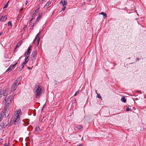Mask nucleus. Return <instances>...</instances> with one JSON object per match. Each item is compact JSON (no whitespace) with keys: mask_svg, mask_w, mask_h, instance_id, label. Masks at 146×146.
<instances>
[{"mask_svg":"<svg viewBox=\"0 0 146 146\" xmlns=\"http://www.w3.org/2000/svg\"><path fill=\"white\" fill-rule=\"evenodd\" d=\"M39 8H38L36 10H35V12L34 13L33 15V17H35V16L36 15V13H37L38 11H39Z\"/></svg>","mask_w":146,"mask_h":146,"instance_id":"nucleus-17","label":"nucleus"},{"mask_svg":"<svg viewBox=\"0 0 146 146\" xmlns=\"http://www.w3.org/2000/svg\"><path fill=\"white\" fill-rule=\"evenodd\" d=\"M21 76H19L17 78V80L15 81L14 82H16V83L19 84V82L21 80Z\"/></svg>","mask_w":146,"mask_h":146,"instance_id":"nucleus-10","label":"nucleus"},{"mask_svg":"<svg viewBox=\"0 0 146 146\" xmlns=\"http://www.w3.org/2000/svg\"><path fill=\"white\" fill-rule=\"evenodd\" d=\"M13 68L12 66L11 65L6 70V72H11L13 69Z\"/></svg>","mask_w":146,"mask_h":146,"instance_id":"nucleus-7","label":"nucleus"},{"mask_svg":"<svg viewBox=\"0 0 146 146\" xmlns=\"http://www.w3.org/2000/svg\"><path fill=\"white\" fill-rule=\"evenodd\" d=\"M33 17H32V19H31V20H30V21H29V23H31V21H32L33 20Z\"/></svg>","mask_w":146,"mask_h":146,"instance_id":"nucleus-39","label":"nucleus"},{"mask_svg":"<svg viewBox=\"0 0 146 146\" xmlns=\"http://www.w3.org/2000/svg\"><path fill=\"white\" fill-rule=\"evenodd\" d=\"M9 1L7 2V3H6V4L4 6V7H3V8L4 9H5V8H6L7 7H8V5L9 3Z\"/></svg>","mask_w":146,"mask_h":146,"instance_id":"nucleus-24","label":"nucleus"},{"mask_svg":"<svg viewBox=\"0 0 146 146\" xmlns=\"http://www.w3.org/2000/svg\"><path fill=\"white\" fill-rule=\"evenodd\" d=\"M35 23H33V25L31 27V29L32 30L33 29L34 27V26H35Z\"/></svg>","mask_w":146,"mask_h":146,"instance_id":"nucleus-27","label":"nucleus"},{"mask_svg":"<svg viewBox=\"0 0 146 146\" xmlns=\"http://www.w3.org/2000/svg\"><path fill=\"white\" fill-rule=\"evenodd\" d=\"M41 15H42V13H41L40 14H38V17H37V18H36V22H38V21H39L40 20V19L41 17V16H42Z\"/></svg>","mask_w":146,"mask_h":146,"instance_id":"nucleus-9","label":"nucleus"},{"mask_svg":"<svg viewBox=\"0 0 146 146\" xmlns=\"http://www.w3.org/2000/svg\"><path fill=\"white\" fill-rule=\"evenodd\" d=\"M3 16L0 15V21L1 22H4V21L2 20V18L3 17Z\"/></svg>","mask_w":146,"mask_h":146,"instance_id":"nucleus-26","label":"nucleus"},{"mask_svg":"<svg viewBox=\"0 0 146 146\" xmlns=\"http://www.w3.org/2000/svg\"><path fill=\"white\" fill-rule=\"evenodd\" d=\"M27 68L28 69H31V68L30 67H27Z\"/></svg>","mask_w":146,"mask_h":146,"instance_id":"nucleus-50","label":"nucleus"},{"mask_svg":"<svg viewBox=\"0 0 146 146\" xmlns=\"http://www.w3.org/2000/svg\"><path fill=\"white\" fill-rule=\"evenodd\" d=\"M4 111L3 110L1 112V113L0 115H2L4 113Z\"/></svg>","mask_w":146,"mask_h":146,"instance_id":"nucleus-36","label":"nucleus"},{"mask_svg":"<svg viewBox=\"0 0 146 146\" xmlns=\"http://www.w3.org/2000/svg\"><path fill=\"white\" fill-rule=\"evenodd\" d=\"M18 64V62H16L15 64H11L13 68H14V67L17 64Z\"/></svg>","mask_w":146,"mask_h":146,"instance_id":"nucleus-33","label":"nucleus"},{"mask_svg":"<svg viewBox=\"0 0 146 146\" xmlns=\"http://www.w3.org/2000/svg\"><path fill=\"white\" fill-rule=\"evenodd\" d=\"M29 56L27 55V56H26L25 57V60L24 61V62H25L27 63V62L29 61L28 58H29Z\"/></svg>","mask_w":146,"mask_h":146,"instance_id":"nucleus-16","label":"nucleus"},{"mask_svg":"<svg viewBox=\"0 0 146 146\" xmlns=\"http://www.w3.org/2000/svg\"><path fill=\"white\" fill-rule=\"evenodd\" d=\"M56 82H57L55 80H54V83L55 84H56Z\"/></svg>","mask_w":146,"mask_h":146,"instance_id":"nucleus-48","label":"nucleus"},{"mask_svg":"<svg viewBox=\"0 0 146 146\" xmlns=\"http://www.w3.org/2000/svg\"><path fill=\"white\" fill-rule=\"evenodd\" d=\"M81 145H77V146H81Z\"/></svg>","mask_w":146,"mask_h":146,"instance_id":"nucleus-54","label":"nucleus"},{"mask_svg":"<svg viewBox=\"0 0 146 146\" xmlns=\"http://www.w3.org/2000/svg\"><path fill=\"white\" fill-rule=\"evenodd\" d=\"M85 4V2L83 3H82V5H84Z\"/></svg>","mask_w":146,"mask_h":146,"instance_id":"nucleus-47","label":"nucleus"},{"mask_svg":"<svg viewBox=\"0 0 146 146\" xmlns=\"http://www.w3.org/2000/svg\"><path fill=\"white\" fill-rule=\"evenodd\" d=\"M95 92L96 93V94H98L97 93V90H96V91H95Z\"/></svg>","mask_w":146,"mask_h":146,"instance_id":"nucleus-52","label":"nucleus"},{"mask_svg":"<svg viewBox=\"0 0 146 146\" xmlns=\"http://www.w3.org/2000/svg\"><path fill=\"white\" fill-rule=\"evenodd\" d=\"M76 127L78 129H81L82 128H83V127L82 126H81V125H77L76 126Z\"/></svg>","mask_w":146,"mask_h":146,"instance_id":"nucleus-23","label":"nucleus"},{"mask_svg":"<svg viewBox=\"0 0 146 146\" xmlns=\"http://www.w3.org/2000/svg\"><path fill=\"white\" fill-rule=\"evenodd\" d=\"M40 33V32H39V33H38L37 34V35H36V37H35V38H38V36L39 35V34Z\"/></svg>","mask_w":146,"mask_h":146,"instance_id":"nucleus-38","label":"nucleus"},{"mask_svg":"<svg viewBox=\"0 0 146 146\" xmlns=\"http://www.w3.org/2000/svg\"><path fill=\"white\" fill-rule=\"evenodd\" d=\"M21 44L22 42L21 41L19 42L16 45L15 48V50L16 48H18L21 45Z\"/></svg>","mask_w":146,"mask_h":146,"instance_id":"nucleus-14","label":"nucleus"},{"mask_svg":"<svg viewBox=\"0 0 146 146\" xmlns=\"http://www.w3.org/2000/svg\"><path fill=\"white\" fill-rule=\"evenodd\" d=\"M41 130L40 128L39 127H36L35 129V131L37 133H38L39 132H40Z\"/></svg>","mask_w":146,"mask_h":146,"instance_id":"nucleus-8","label":"nucleus"},{"mask_svg":"<svg viewBox=\"0 0 146 146\" xmlns=\"http://www.w3.org/2000/svg\"><path fill=\"white\" fill-rule=\"evenodd\" d=\"M36 88L37 87L36 91L35 92V94L36 95V98H38L41 95V88L38 84H36Z\"/></svg>","mask_w":146,"mask_h":146,"instance_id":"nucleus-3","label":"nucleus"},{"mask_svg":"<svg viewBox=\"0 0 146 146\" xmlns=\"http://www.w3.org/2000/svg\"><path fill=\"white\" fill-rule=\"evenodd\" d=\"M79 92V91H78L76 92L75 93V94L74 95V96H76L77 94Z\"/></svg>","mask_w":146,"mask_h":146,"instance_id":"nucleus-35","label":"nucleus"},{"mask_svg":"<svg viewBox=\"0 0 146 146\" xmlns=\"http://www.w3.org/2000/svg\"><path fill=\"white\" fill-rule=\"evenodd\" d=\"M27 25H25V26L24 27V30H25V29L27 27Z\"/></svg>","mask_w":146,"mask_h":146,"instance_id":"nucleus-42","label":"nucleus"},{"mask_svg":"<svg viewBox=\"0 0 146 146\" xmlns=\"http://www.w3.org/2000/svg\"><path fill=\"white\" fill-rule=\"evenodd\" d=\"M44 106L42 108V110H43V109H44Z\"/></svg>","mask_w":146,"mask_h":146,"instance_id":"nucleus-51","label":"nucleus"},{"mask_svg":"<svg viewBox=\"0 0 146 146\" xmlns=\"http://www.w3.org/2000/svg\"><path fill=\"white\" fill-rule=\"evenodd\" d=\"M121 100L122 102L124 103L125 102L126 100V98L124 96L122 97Z\"/></svg>","mask_w":146,"mask_h":146,"instance_id":"nucleus-15","label":"nucleus"},{"mask_svg":"<svg viewBox=\"0 0 146 146\" xmlns=\"http://www.w3.org/2000/svg\"><path fill=\"white\" fill-rule=\"evenodd\" d=\"M131 107L130 106H128L126 109V111H128L131 110H132L131 109Z\"/></svg>","mask_w":146,"mask_h":146,"instance_id":"nucleus-19","label":"nucleus"},{"mask_svg":"<svg viewBox=\"0 0 146 146\" xmlns=\"http://www.w3.org/2000/svg\"><path fill=\"white\" fill-rule=\"evenodd\" d=\"M76 101V99H74V100H73L72 101V103L73 104H74L75 103Z\"/></svg>","mask_w":146,"mask_h":146,"instance_id":"nucleus-32","label":"nucleus"},{"mask_svg":"<svg viewBox=\"0 0 146 146\" xmlns=\"http://www.w3.org/2000/svg\"><path fill=\"white\" fill-rule=\"evenodd\" d=\"M7 90H5L4 92L3 91H2L1 90V94H2V95H3L4 96H5L7 95Z\"/></svg>","mask_w":146,"mask_h":146,"instance_id":"nucleus-11","label":"nucleus"},{"mask_svg":"<svg viewBox=\"0 0 146 146\" xmlns=\"http://www.w3.org/2000/svg\"><path fill=\"white\" fill-rule=\"evenodd\" d=\"M7 98V97H6L4 99V100L3 102V103H4L5 102V106L3 109V110L4 111H6L9 107V106L11 103V100L14 98V96L13 95L10 96L8 98Z\"/></svg>","mask_w":146,"mask_h":146,"instance_id":"nucleus-1","label":"nucleus"},{"mask_svg":"<svg viewBox=\"0 0 146 146\" xmlns=\"http://www.w3.org/2000/svg\"><path fill=\"white\" fill-rule=\"evenodd\" d=\"M62 4V6L64 7L67 3V1L66 0H62L60 2Z\"/></svg>","mask_w":146,"mask_h":146,"instance_id":"nucleus-6","label":"nucleus"},{"mask_svg":"<svg viewBox=\"0 0 146 146\" xmlns=\"http://www.w3.org/2000/svg\"><path fill=\"white\" fill-rule=\"evenodd\" d=\"M19 84L16 83L15 82H14L11 88V90L13 91H15L17 88V86L19 85Z\"/></svg>","mask_w":146,"mask_h":146,"instance_id":"nucleus-5","label":"nucleus"},{"mask_svg":"<svg viewBox=\"0 0 146 146\" xmlns=\"http://www.w3.org/2000/svg\"><path fill=\"white\" fill-rule=\"evenodd\" d=\"M40 37H38V39L37 41V43L38 45V44L40 40Z\"/></svg>","mask_w":146,"mask_h":146,"instance_id":"nucleus-30","label":"nucleus"},{"mask_svg":"<svg viewBox=\"0 0 146 146\" xmlns=\"http://www.w3.org/2000/svg\"><path fill=\"white\" fill-rule=\"evenodd\" d=\"M3 146H8V145H7V144H5Z\"/></svg>","mask_w":146,"mask_h":146,"instance_id":"nucleus-46","label":"nucleus"},{"mask_svg":"<svg viewBox=\"0 0 146 146\" xmlns=\"http://www.w3.org/2000/svg\"><path fill=\"white\" fill-rule=\"evenodd\" d=\"M31 48H32V46H30L29 47V48H28V49H30V50H31Z\"/></svg>","mask_w":146,"mask_h":146,"instance_id":"nucleus-43","label":"nucleus"},{"mask_svg":"<svg viewBox=\"0 0 146 146\" xmlns=\"http://www.w3.org/2000/svg\"><path fill=\"white\" fill-rule=\"evenodd\" d=\"M66 8V6L62 8V11H64Z\"/></svg>","mask_w":146,"mask_h":146,"instance_id":"nucleus-34","label":"nucleus"},{"mask_svg":"<svg viewBox=\"0 0 146 146\" xmlns=\"http://www.w3.org/2000/svg\"><path fill=\"white\" fill-rule=\"evenodd\" d=\"M3 139H0V144L3 142Z\"/></svg>","mask_w":146,"mask_h":146,"instance_id":"nucleus-40","label":"nucleus"},{"mask_svg":"<svg viewBox=\"0 0 146 146\" xmlns=\"http://www.w3.org/2000/svg\"><path fill=\"white\" fill-rule=\"evenodd\" d=\"M37 51L36 50L33 51L31 55V63L33 64L35 62V60L36 58Z\"/></svg>","mask_w":146,"mask_h":146,"instance_id":"nucleus-4","label":"nucleus"},{"mask_svg":"<svg viewBox=\"0 0 146 146\" xmlns=\"http://www.w3.org/2000/svg\"><path fill=\"white\" fill-rule=\"evenodd\" d=\"M139 59L138 58H137L136 59V62H137L139 60Z\"/></svg>","mask_w":146,"mask_h":146,"instance_id":"nucleus-45","label":"nucleus"},{"mask_svg":"<svg viewBox=\"0 0 146 146\" xmlns=\"http://www.w3.org/2000/svg\"><path fill=\"white\" fill-rule=\"evenodd\" d=\"M11 121H11H11L10 122V123H8L7 124L6 126H8V127H9L11 126L12 124V123L11 122Z\"/></svg>","mask_w":146,"mask_h":146,"instance_id":"nucleus-21","label":"nucleus"},{"mask_svg":"<svg viewBox=\"0 0 146 146\" xmlns=\"http://www.w3.org/2000/svg\"><path fill=\"white\" fill-rule=\"evenodd\" d=\"M20 115L18 114H15L13 115L11 121L15 125L18 124L20 122Z\"/></svg>","mask_w":146,"mask_h":146,"instance_id":"nucleus-2","label":"nucleus"},{"mask_svg":"<svg viewBox=\"0 0 146 146\" xmlns=\"http://www.w3.org/2000/svg\"><path fill=\"white\" fill-rule=\"evenodd\" d=\"M8 25L9 26H11L12 24L11 23V22L10 21H9L8 22Z\"/></svg>","mask_w":146,"mask_h":146,"instance_id":"nucleus-29","label":"nucleus"},{"mask_svg":"<svg viewBox=\"0 0 146 146\" xmlns=\"http://www.w3.org/2000/svg\"><path fill=\"white\" fill-rule=\"evenodd\" d=\"M36 38H35V39L34 40V41H33V43H34L35 42V41H36Z\"/></svg>","mask_w":146,"mask_h":146,"instance_id":"nucleus-44","label":"nucleus"},{"mask_svg":"<svg viewBox=\"0 0 146 146\" xmlns=\"http://www.w3.org/2000/svg\"><path fill=\"white\" fill-rule=\"evenodd\" d=\"M7 15H5L3 18V17L2 18V20H3L4 21V22H5L7 19Z\"/></svg>","mask_w":146,"mask_h":146,"instance_id":"nucleus-20","label":"nucleus"},{"mask_svg":"<svg viewBox=\"0 0 146 146\" xmlns=\"http://www.w3.org/2000/svg\"><path fill=\"white\" fill-rule=\"evenodd\" d=\"M99 14H102L104 16L103 18L104 19H106V18L107 17V14L104 12H102L100 13H99Z\"/></svg>","mask_w":146,"mask_h":146,"instance_id":"nucleus-12","label":"nucleus"},{"mask_svg":"<svg viewBox=\"0 0 146 146\" xmlns=\"http://www.w3.org/2000/svg\"><path fill=\"white\" fill-rule=\"evenodd\" d=\"M27 63H26L25 62H23L21 64V66H20L22 68H23V67H24L25 65Z\"/></svg>","mask_w":146,"mask_h":146,"instance_id":"nucleus-18","label":"nucleus"},{"mask_svg":"<svg viewBox=\"0 0 146 146\" xmlns=\"http://www.w3.org/2000/svg\"><path fill=\"white\" fill-rule=\"evenodd\" d=\"M51 3V2L50 1H49L46 3L45 6H48Z\"/></svg>","mask_w":146,"mask_h":146,"instance_id":"nucleus-25","label":"nucleus"},{"mask_svg":"<svg viewBox=\"0 0 146 146\" xmlns=\"http://www.w3.org/2000/svg\"><path fill=\"white\" fill-rule=\"evenodd\" d=\"M31 50H30L29 49H28L27 52V55L29 56L31 53Z\"/></svg>","mask_w":146,"mask_h":146,"instance_id":"nucleus-22","label":"nucleus"},{"mask_svg":"<svg viewBox=\"0 0 146 146\" xmlns=\"http://www.w3.org/2000/svg\"><path fill=\"white\" fill-rule=\"evenodd\" d=\"M22 112L20 109H19L17 111V113L16 114H18L20 115H21Z\"/></svg>","mask_w":146,"mask_h":146,"instance_id":"nucleus-13","label":"nucleus"},{"mask_svg":"<svg viewBox=\"0 0 146 146\" xmlns=\"http://www.w3.org/2000/svg\"><path fill=\"white\" fill-rule=\"evenodd\" d=\"M27 3H28V1H27L25 3V4L26 5H27Z\"/></svg>","mask_w":146,"mask_h":146,"instance_id":"nucleus-49","label":"nucleus"},{"mask_svg":"<svg viewBox=\"0 0 146 146\" xmlns=\"http://www.w3.org/2000/svg\"><path fill=\"white\" fill-rule=\"evenodd\" d=\"M1 89H0V98L2 96V94L1 93Z\"/></svg>","mask_w":146,"mask_h":146,"instance_id":"nucleus-41","label":"nucleus"},{"mask_svg":"<svg viewBox=\"0 0 146 146\" xmlns=\"http://www.w3.org/2000/svg\"><path fill=\"white\" fill-rule=\"evenodd\" d=\"M23 68H21V67H19V69L18 70V71H20Z\"/></svg>","mask_w":146,"mask_h":146,"instance_id":"nucleus-37","label":"nucleus"},{"mask_svg":"<svg viewBox=\"0 0 146 146\" xmlns=\"http://www.w3.org/2000/svg\"><path fill=\"white\" fill-rule=\"evenodd\" d=\"M97 97L98 98H101L102 97L100 94H97Z\"/></svg>","mask_w":146,"mask_h":146,"instance_id":"nucleus-28","label":"nucleus"},{"mask_svg":"<svg viewBox=\"0 0 146 146\" xmlns=\"http://www.w3.org/2000/svg\"><path fill=\"white\" fill-rule=\"evenodd\" d=\"M3 117L2 115H0V122L1 121H2L3 118Z\"/></svg>","mask_w":146,"mask_h":146,"instance_id":"nucleus-31","label":"nucleus"},{"mask_svg":"<svg viewBox=\"0 0 146 146\" xmlns=\"http://www.w3.org/2000/svg\"><path fill=\"white\" fill-rule=\"evenodd\" d=\"M1 33H2V32H0V36L1 35Z\"/></svg>","mask_w":146,"mask_h":146,"instance_id":"nucleus-53","label":"nucleus"}]
</instances>
